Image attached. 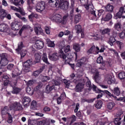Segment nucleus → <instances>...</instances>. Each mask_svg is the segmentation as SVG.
<instances>
[{"mask_svg": "<svg viewBox=\"0 0 125 125\" xmlns=\"http://www.w3.org/2000/svg\"><path fill=\"white\" fill-rule=\"evenodd\" d=\"M70 77L71 80H73V83H78L76 85L75 89L77 92H80L83 89V87H84V83H81L82 79L80 76L78 75H75V74L72 73L70 75Z\"/></svg>", "mask_w": 125, "mask_h": 125, "instance_id": "f257e3e1", "label": "nucleus"}, {"mask_svg": "<svg viewBox=\"0 0 125 125\" xmlns=\"http://www.w3.org/2000/svg\"><path fill=\"white\" fill-rule=\"evenodd\" d=\"M86 10L89 12V18L90 20H95V21H97V17L96 16V14H95V11L93 9V5L86 4L84 5Z\"/></svg>", "mask_w": 125, "mask_h": 125, "instance_id": "f03ea898", "label": "nucleus"}, {"mask_svg": "<svg viewBox=\"0 0 125 125\" xmlns=\"http://www.w3.org/2000/svg\"><path fill=\"white\" fill-rule=\"evenodd\" d=\"M73 55L74 54L71 53L65 55L62 50H60L59 52V56L64 61L65 64H70V62L72 61V59L74 57Z\"/></svg>", "mask_w": 125, "mask_h": 125, "instance_id": "7ed1b4c3", "label": "nucleus"}, {"mask_svg": "<svg viewBox=\"0 0 125 125\" xmlns=\"http://www.w3.org/2000/svg\"><path fill=\"white\" fill-rule=\"evenodd\" d=\"M10 109L11 110H14L15 111H21L23 110V107H22V105H21L20 103L16 102L10 106Z\"/></svg>", "mask_w": 125, "mask_h": 125, "instance_id": "20e7f679", "label": "nucleus"}, {"mask_svg": "<svg viewBox=\"0 0 125 125\" xmlns=\"http://www.w3.org/2000/svg\"><path fill=\"white\" fill-rule=\"evenodd\" d=\"M8 59H7V55L6 54H2L1 55V59L0 60V63L1 64L0 69H2L3 66H6L8 64Z\"/></svg>", "mask_w": 125, "mask_h": 125, "instance_id": "39448f33", "label": "nucleus"}, {"mask_svg": "<svg viewBox=\"0 0 125 125\" xmlns=\"http://www.w3.org/2000/svg\"><path fill=\"white\" fill-rule=\"evenodd\" d=\"M45 9V2L42 1L37 3L36 7V10L38 12H42Z\"/></svg>", "mask_w": 125, "mask_h": 125, "instance_id": "423d86ee", "label": "nucleus"}, {"mask_svg": "<svg viewBox=\"0 0 125 125\" xmlns=\"http://www.w3.org/2000/svg\"><path fill=\"white\" fill-rule=\"evenodd\" d=\"M31 64H32L31 60H28L24 63L23 71L24 73H28V72L30 71V66H31Z\"/></svg>", "mask_w": 125, "mask_h": 125, "instance_id": "0eeeda50", "label": "nucleus"}, {"mask_svg": "<svg viewBox=\"0 0 125 125\" xmlns=\"http://www.w3.org/2000/svg\"><path fill=\"white\" fill-rule=\"evenodd\" d=\"M70 6L68 1H64L63 2H61L59 3V7H60L61 9L63 10H67L68 8Z\"/></svg>", "mask_w": 125, "mask_h": 125, "instance_id": "6e6552de", "label": "nucleus"}, {"mask_svg": "<svg viewBox=\"0 0 125 125\" xmlns=\"http://www.w3.org/2000/svg\"><path fill=\"white\" fill-rule=\"evenodd\" d=\"M50 19L53 20V21H55L57 23H61V16L60 14H56L55 15H53L50 17Z\"/></svg>", "mask_w": 125, "mask_h": 125, "instance_id": "1a4fd4ad", "label": "nucleus"}, {"mask_svg": "<svg viewBox=\"0 0 125 125\" xmlns=\"http://www.w3.org/2000/svg\"><path fill=\"white\" fill-rule=\"evenodd\" d=\"M35 48L37 49H42L44 46L43 44V42L41 40H38L36 41V42L34 44Z\"/></svg>", "mask_w": 125, "mask_h": 125, "instance_id": "9d476101", "label": "nucleus"}, {"mask_svg": "<svg viewBox=\"0 0 125 125\" xmlns=\"http://www.w3.org/2000/svg\"><path fill=\"white\" fill-rule=\"evenodd\" d=\"M91 72L93 74H95L94 76L95 82L97 83H99V72L96 68H93L91 70Z\"/></svg>", "mask_w": 125, "mask_h": 125, "instance_id": "9b49d317", "label": "nucleus"}, {"mask_svg": "<svg viewBox=\"0 0 125 125\" xmlns=\"http://www.w3.org/2000/svg\"><path fill=\"white\" fill-rule=\"evenodd\" d=\"M35 121L38 125H49V120L46 119H36Z\"/></svg>", "mask_w": 125, "mask_h": 125, "instance_id": "f8f14e48", "label": "nucleus"}, {"mask_svg": "<svg viewBox=\"0 0 125 125\" xmlns=\"http://www.w3.org/2000/svg\"><path fill=\"white\" fill-rule=\"evenodd\" d=\"M34 31L35 34L38 36L43 34V30H42V29L41 26L34 27Z\"/></svg>", "mask_w": 125, "mask_h": 125, "instance_id": "ddd939ff", "label": "nucleus"}, {"mask_svg": "<svg viewBox=\"0 0 125 125\" xmlns=\"http://www.w3.org/2000/svg\"><path fill=\"white\" fill-rule=\"evenodd\" d=\"M48 58L52 61H56L58 60L59 57L57 53H54L52 55H49Z\"/></svg>", "mask_w": 125, "mask_h": 125, "instance_id": "4468645a", "label": "nucleus"}, {"mask_svg": "<svg viewBox=\"0 0 125 125\" xmlns=\"http://www.w3.org/2000/svg\"><path fill=\"white\" fill-rule=\"evenodd\" d=\"M22 72L19 70L18 68H15L14 70H13L12 75L13 78H15V77H17L21 75Z\"/></svg>", "mask_w": 125, "mask_h": 125, "instance_id": "2eb2a0df", "label": "nucleus"}, {"mask_svg": "<svg viewBox=\"0 0 125 125\" xmlns=\"http://www.w3.org/2000/svg\"><path fill=\"white\" fill-rule=\"evenodd\" d=\"M105 81L107 82L108 84H111L114 83V78H112V76L107 75L105 78Z\"/></svg>", "mask_w": 125, "mask_h": 125, "instance_id": "dca6fc26", "label": "nucleus"}, {"mask_svg": "<svg viewBox=\"0 0 125 125\" xmlns=\"http://www.w3.org/2000/svg\"><path fill=\"white\" fill-rule=\"evenodd\" d=\"M31 101H32V100L29 97H24L22 99V103L24 106H28Z\"/></svg>", "mask_w": 125, "mask_h": 125, "instance_id": "f3484780", "label": "nucleus"}, {"mask_svg": "<svg viewBox=\"0 0 125 125\" xmlns=\"http://www.w3.org/2000/svg\"><path fill=\"white\" fill-rule=\"evenodd\" d=\"M36 63H39L42 58V53L40 52L35 53L34 54Z\"/></svg>", "mask_w": 125, "mask_h": 125, "instance_id": "a211bd4d", "label": "nucleus"}, {"mask_svg": "<svg viewBox=\"0 0 125 125\" xmlns=\"http://www.w3.org/2000/svg\"><path fill=\"white\" fill-rule=\"evenodd\" d=\"M11 27L12 30L17 31L20 29V24H19L17 22L12 23L11 24Z\"/></svg>", "mask_w": 125, "mask_h": 125, "instance_id": "6ab92c4d", "label": "nucleus"}, {"mask_svg": "<svg viewBox=\"0 0 125 125\" xmlns=\"http://www.w3.org/2000/svg\"><path fill=\"white\" fill-rule=\"evenodd\" d=\"M7 13H6V11L3 9H0V18L1 19H4V18L6 17Z\"/></svg>", "mask_w": 125, "mask_h": 125, "instance_id": "aec40b11", "label": "nucleus"}, {"mask_svg": "<svg viewBox=\"0 0 125 125\" xmlns=\"http://www.w3.org/2000/svg\"><path fill=\"white\" fill-rule=\"evenodd\" d=\"M76 120H77V117H76V116H75L74 115L70 116L69 118V122H68V123H67L68 125H72V124H74V123L76 122Z\"/></svg>", "mask_w": 125, "mask_h": 125, "instance_id": "412c9836", "label": "nucleus"}, {"mask_svg": "<svg viewBox=\"0 0 125 125\" xmlns=\"http://www.w3.org/2000/svg\"><path fill=\"white\" fill-rule=\"evenodd\" d=\"M114 28L115 30L120 32V31L122 30V22H121V21H118L115 23Z\"/></svg>", "mask_w": 125, "mask_h": 125, "instance_id": "4be33fe9", "label": "nucleus"}, {"mask_svg": "<svg viewBox=\"0 0 125 125\" xmlns=\"http://www.w3.org/2000/svg\"><path fill=\"white\" fill-rule=\"evenodd\" d=\"M104 8L105 9V11H107L108 12H112L114 9V6L110 4H108L104 6Z\"/></svg>", "mask_w": 125, "mask_h": 125, "instance_id": "5701e85b", "label": "nucleus"}, {"mask_svg": "<svg viewBox=\"0 0 125 125\" xmlns=\"http://www.w3.org/2000/svg\"><path fill=\"white\" fill-rule=\"evenodd\" d=\"M112 92L116 95L117 96H119L120 94H121V90H120V88L119 87H114L113 90H112Z\"/></svg>", "mask_w": 125, "mask_h": 125, "instance_id": "b1692460", "label": "nucleus"}, {"mask_svg": "<svg viewBox=\"0 0 125 125\" xmlns=\"http://www.w3.org/2000/svg\"><path fill=\"white\" fill-rule=\"evenodd\" d=\"M48 2L52 6H57L59 4V0H49Z\"/></svg>", "mask_w": 125, "mask_h": 125, "instance_id": "393cba45", "label": "nucleus"}, {"mask_svg": "<svg viewBox=\"0 0 125 125\" xmlns=\"http://www.w3.org/2000/svg\"><path fill=\"white\" fill-rule=\"evenodd\" d=\"M8 26L6 23H1L0 24V32H6V29Z\"/></svg>", "mask_w": 125, "mask_h": 125, "instance_id": "a878e982", "label": "nucleus"}, {"mask_svg": "<svg viewBox=\"0 0 125 125\" xmlns=\"http://www.w3.org/2000/svg\"><path fill=\"white\" fill-rule=\"evenodd\" d=\"M102 105H103V103L102 101H97L95 104V107L97 109H101Z\"/></svg>", "mask_w": 125, "mask_h": 125, "instance_id": "bb28decb", "label": "nucleus"}, {"mask_svg": "<svg viewBox=\"0 0 125 125\" xmlns=\"http://www.w3.org/2000/svg\"><path fill=\"white\" fill-rule=\"evenodd\" d=\"M108 43H109L111 46L115 45V44L116 43V39L114 37H110L108 41Z\"/></svg>", "mask_w": 125, "mask_h": 125, "instance_id": "cd10ccee", "label": "nucleus"}, {"mask_svg": "<svg viewBox=\"0 0 125 125\" xmlns=\"http://www.w3.org/2000/svg\"><path fill=\"white\" fill-rule=\"evenodd\" d=\"M2 80L4 83V85H6L9 83V77L7 75H3Z\"/></svg>", "mask_w": 125, "mask_h": 125, "instance_id": "c85d7f7f", "label": "nucleus"}, {"mask_svg": "<svg viewBox=\"0 0 125 125\" xmlns=\"http://www.w3.org/2000/svg\"><path fill=\"white\" fill-rule=\"evenodd\" d=\"M9 111V108L7 106L4 107L3 109L1 110V113L2 115H8L9 113L8 112Z\"/></svg>", "mask_w": 125, "mask_h": 125, "instance_id": "c756f323", "label": "nucleus"}, {"mask_svg": "<svg viewBox=\"0 0 125 125\" xmlns=\"http://www.w3.org/2000/svg\"><path fill=\"white\" fill-rule=\"evenodd\" d=\"M73 49L79 52L81 50V48L80 47V44L78 43H74L73 44Z\"/></svg>", "mask_w": 125, "mask_h": 125, "instance_id": "7c9ffc66", "label": "nucleus"}, {"mask_svg": "<svg viewBox=\"0 0 125 125\" xmlns=\"http://www.w3.org/2000/svg\"><path fill=\"white\" fill-rule=\"evenodd\" d=\"M58 45L60 49H63V48H64V47H65L66 45V44L65 43V41H62L59 42L58 44Z\"/></svg>", "mask_w": 125, "mask_h": 125, "instance_id": "2f4dec72", "label": "nucleus"}, {"mask_svg": "<svg viewBox=\"0 0 125 125\" xmlns=\"http://www.w3.org/2000/svg\"><path fill=\"white\" fill-rule=\"evenodd\" d=\"M29 28H30V25H27V24L23 25L22 26V28H21V29L19 31V35H21V34H22V32H23L24 30H27V29H29Z\"/></svg>", "mask_w": 125, "mask_h": 125, "instance_id": "473e14b6", "label": "nucleus"}, {"mask_svg": "<svg viewBox=\"0 0 125 125\" xmlns=\"http://www.w3.org/2000/svg\"><path fill=\"white\" fill-rule=\"evenodd\" d=\"M96 48H95V46H92L87 51V54L88 55H89V54H92V53H94V51H95V49Z\"/></svg>", "mask_w": 125, "mask_h": 125, "instance_id": "72a5a7b5", "label": "nucleus"}, {"mask_svg": "<svg viewBox=\"0 0 125 125\" xmlns=\"http://www.w3.org/2000/svg\"><path fill=\"white\" fill-rule=\"evenodd\" d=\"M122 120L121 117H118L115 119L114 121V124L116 125H121L122 124V122L121 120Z\"/></svg>", "mask_w": 125, "mask_h": 125, "instance_id": "f704fd0d", "label": "nucleus"}, {"mask_svg": "<svg viewBox=\"0 0 125 125\" xmlns=\"http://www.w3.org/2000/svg\"><path fill=\"white\" fill-rule=\"evenodd\" d=\"M54 88V86L52 85V86H49V85H47L45 89V92L46 93H50L51 90Z\"/></svg>", "mask_w": 125, "mask_h": 125, "instance_id": "c9c22d12", "label": "nucleus"}, {"mask_svg": "<svg viewBox=\"0 0 125 125\" xmlns=\"http://www.w3.org/2000/svg\"><path fill=\"white\" fill-rule=\"evenodd\" d=\"M21 89L16 87H13V90L12 91V93L13 94H18L20 91H21Z\"/></svg>", "mask_w": 125, "mask_h": 125, "instance_id": "e433bc0d", "label": "nucleus"}, {"mask_svg": "<svg viewBox=\"0 0 125 125\" xmlns=\"http://www.w3.org/2000/svg\"><path fill=\"white\" fill-rule=\"evenodd\" d=\"M42 60L43 61V62L46 63V64H47L48 65H49V63L48 62V61L47 60V56H46V53H44L43 54Z\"/></svg>", "mask_w": 125, "mask_h": 125, "instance_id": "4c0bfd02", "label": "nucleus"}, {"mask_svg": "<svg viewBox=\"0 0 125 125\" xmlns=\"http://www.w3.org/2000/svg\"><path fill=\"white\" fill-rule=\"evenodd\" d=\"M22 47H23V42H20L18 44V48L16 49V50L17 52V53H18V54H19V53H20V51H21V49H22Z\"/></svg>", "mask_w": 125, "mask_h": 125, "instance_id": "58836bf2", "label": "nucleus"}, {"mask_svg": "<svg viewBox=\"0 0 125 125\" xmlns=\"http://www.w3.org/2000/svg\"><path fill=\"white\" fill-rule=\"evenodd\" d=\"M14 65L12 63L9 64H8V65L7 67V68H6L5 69H2V72H6V71H7V70H12V69H13V67H14Z\"/></svg>", "mask_w": 125, "mask_h": 125, "instance_id": "ea45409f", "label": "nucleus"}, {"mask_svg": "<svg viewBox=\"0 0 125 125\" xmlns=\"http://www.w3.org/2000/svg\"><path fill=\"white\" fill-rule=\"evenodd\" d=\"M26 91L29 95L34 94V90L31 89V87H29V86L26 88Z\"/></svg>", "mask_w": 125, "mask_h": 125, "instance_id": "a19ab883", "label": "nucleus"}, {"mask_svg": "<svg viewBox=\"0 0 125 125\" xmlns=\"http://www.w3.org/2000/svg\"><path fill=\"white\" fill-rule=\"evenodd\" d=\"M75 29L77 34H80V33H82V26L75 25Z\"/></svg>", "mask_w": 125, "mask_h": 125, "instance_id": "79ce46f5", "label": "nucleus"}, {"mask_svg": "<svg viewBox=\"0 0 125 125\" xmlns=\"http://www.w3.org/2000/svg\"><path fill=\"white\" fill-rule=\"evenodd\" d=\"M8 120H7V123L8 124H11L13 122V118L12 117V115L10 114V113H8Z\"/></svg>", "mask_w": 125, "mask_h": 125, "instance_id": "37998d69", "label": "nucleus"}, {"mask_svg": "<svg viewBox=\"0 0 125 125\" xmlns=\"http://www.w3.org/2000/svg\"><path fill=\"white\" fill-rule=\"evenodd\" d=\"M81 14L76 15L75 16L74 21L75 23H79L80 22V20H81Z\"/></svg>", "mask_w": 125, "mask_h": 125, "instance_id": "c03bdc74", "label": "nucleus"}, {"mask_svg": "<svg viewBox=\"0 0 125 125\" xmlns=\"http://www.w3.org/2000/svg\"><path fill=\"white\" fill-rule=\"evenodd\" d=\"M114 106L115 103L114 102H110L107 104V108L109 109V110H112Z\"/></svg>", "mask_w": 125, "mask_h": 125, "instance_id": "a18cd8bd", "label": "nucleus"}, {"mask_svg": "<svg viewBox=\"0 0 125 125\" xmlns=\"http://www.w3.org/2000/svg\"><path fill=\"white\" fill-rule=\"evenodd\" d=\"M47 42L48 46H49V47H54V46H55V44H54V42H52L50 40H48V41Z\"/></svg>", "mask_w": 125, "mask_h": 125, "instance_id": "49530a36", "label": "nucleus"}, {"mask_svg": "<svg viewBox=\"0 0 125 125\" xmlns=\"http://www.w3.org/2000/svg\"><path fill=\"white\" fill-rule=\"evenodd\" d=\"M118 77L120 80H124L125 79V72H121L119 74Z\"/></svg>", "mask_w": 125, "mask_h": 125, "instance_id": "de8ad7c7", "label": "nucleus"}, {"mask_svg": "<svg viewBox=\"0 0 125 125\" xmlns=\"http://www.w3.org/2000/svg\"><path fill=\"white\" fill-rule=\"evenodd\" d=\"M112 18V15L110 13H107L104 19V21H109Z\"/></svg>", "mask_w": 125, "mask_h": 125, "instance_id": "09e8293b", "label": "nucleus"}, {"mask_svg": "<svg viewBox=\"0 0 125 125\" xmlns=\"http://www.w3.org/2000/svg\"><path fill=\"white\" fill-rule=\"evenodd\" d=\"M67 17H68V15H65L63 16L62 20L61 23L62 24H63V25H65L66 23H67Z\"/></svg>", "mask_w": 125, "mask_h": 125, "instance_id": "8fccbe9b", "label": "nucleus"}, {"mask_svg": "<svg viewBox=\"0 0 125 125\" xmlns=\"http://www.w3.org/2000/svg\"><path fill=\"white\" fill-rule=\"evenodd\" d=\"M50 80V78L48 76H43L42 78V82L43 83H46Z\"/></svg>", "mask_w": 125, "mask_h": 125, "instance_id": "3c124183", "label": "nucleus"}, {"mask_svg": "<svg viewBox=\"0 0 125 125\" xmlns=\"http://www.w3.org/2000/svg\"><path fill=\"white\" fill-rule=\"evenodd\" d=\"M64 52L67 53V52H70L71 51V49L70 48V45H67L64 47L63 49Z\"/></svg>", "mask_w": 125, "mask_h": 125, "instance_id": "603ef678", "label": "nucleus"}, {"mask_svg": "<svg viewBox=\"0 0 125 125\" xmlns=\"http://www.w3.org/2000/svg\"><path fill=\"white\" fill-rule=\"evenodd\" d=\"M110 32L111 29L110 28H105L102 31V33L103 34H108V36L110 35V34H109V33Z\"/></svg>", "mask_w": 125, "mask_h": 125, "instance_id": "864d4df0", "label": "nucleus"}, {"mask_svg": "<svg viewBox=\"0 0 125 125\" xmlns=\"http://www.w3.org/2000/svg\"><path fill=\"white\" fill-rule=\"evenodd\" d=\"M34 17L37 18V15L34 13H32L31 14L28 16V18L30 21H31V22H32L33 18H34Z\"/></svg>", "mask_w": 125, "mask_h": 125, "instance_id": "5fc2aeb1", "label": "nucleus"}, {"mask_svg": "<svg viewBox=\"0 0 125 125\" xmlns=\"http://www.w3.org/2000/svg\"><path fill=\"white\" fill-rule=\"evenodd\" d=\"M99 92L100 93L103 92V93H106V94H107V95L110 96V97L113 96V94H112L111 93H110V92L107 90H104V91L100 90Z\"/></svg>", "mask_w": 125, "mask_h": 125, "instance_id": "6e6d98bb", "label": "nucleus"}, {"mask_svg": "<svg viewBox=\"0 0 125 125\" xmlns=\"http://www.w3.org/2000/svg\"><path fill=\"white\" fill-rule=\"evenodd\" d=\"M97 63L98 64H101V63H103V57H102V56H100L98 58L97 60Z\"/></svg>", "mask_w": 125, "mask_h": 125, "instance_id": "4d7b16f0", "label": "nucleus"}, {"mask_svg": "<svg viewBox=\"0 0 125 125\" xmlns=\"http://www.w3.org/2000/svg\"><path fill=\"white\" fill-rule=\"evenodd\" d=\"M35 83H36L35 80H30L27 82V84L28 86H31V85H33V84H34Z\"/></svg>", "mask_w": 125, "mask_h": 125, "instance_id": "13d9d810", "label": "nucleus"}, {"mask_svg": "<svg viewBox=\"0 0 125 125\" xmlns=\"http://www.w3.org/2000/svg\"><path fill=\"white\" fill-rule=\"evenodd\" d=\"M116 43L120 49L122 48V47H124V43H123L122 42H121L120 41H116Z\"/></svg>", "mask_w": 125, "mask_h": 125, "instance_id": "bf43d9fd", "label": "nucleus"}, {"mask_svg": "<svg viewBox=\"0 0 125 125\" xmlns=\"http://www.w3.org/2000/svg\"><path fill=\"white\" fill-rule=\"evenodd\" d=\"M93 88V90L94 91H96V93H101L100 92H99L100 90L98 88H97V87H96V86H95V85H93V86L91 87Z\"/></svg>", "mask_w": 125, "mask_h": 125, "instance_id": "052dcab7", "label": "nucleus"}, {"mask_svg": "<svg viewBox=\"0 0 125 125\" xmlns=\"http://www.w3.org/2000/svg\"><path fill=\"white\" fill-rule=\"evenodd\" d=\"M26 54H27V51L26 50H22L21 52V58H23V57H24Z\"/></svg>", "mask_w": 125, "mask_h": 125, "instance_id": "680f3d73", "label": "nucleus"}, {"mask_svg": "<svg viewBox=\"0 0 125 125\" xmlns=\"http://www.w3.org/2000/svg\"><path fill=\"white\" fill-rule=\"evenodd\" d=\"M119 37L120 39H125V32L122 31L121 33H119Z\"/></svg>", "mask_w": 125, "mask_h": 125, "instance_id": "e2e57ef3", "label": "nucleus"}, {"mask_svg": "<svg viewBox=\"0 0 125 125\" xmlns=\"http://www.w3.org/2000/svg\"><path fill=\"white\" fill-rule=\"evenodd\" d=\"M52 83L53 84V85L54 86V85H59L60 84V83L59 82L57 81H55L54 80H53L51 81Z\"/></svg>", "mask_w": 125, "mask_h": 125, "instance_id": "0e129e2a", "label": "nucleus"}, {"mask_svg": "<svg viewBox=\"0 0 125 125\" xmlns=\"http://www.w3.org/2000/svg\"><path fill=\"white\" fill-rule=\"evenodd\" d=\"M42 73L39 70H37L33 72V75L34 76V77H38L39 75H40Z\"/></svg>", "mask_w": 125, "mask_h": 125, "instance_id": "69168bd1", "label": "nucleus"}, {"mask_svg": "<svg viewBox=\"0 0 125 125\" xmlns=\"http://www.w3.org/2000/svg\"><path fill=\"white\" fill-rule=\"evenodd\" d=\"M20 2H21V0H14V4L16 6L20 5Z\"/></svg>", "mask_w": 125, "mask_h": 125, "instance_id": "338daca9", "label": "nucleus"}, {"mask_svg": "<svg viewBox=\"0 0 125 125\" xmlns=\"http://www.w3.org/2000/svg\"><path fill=\"white\" fill-rule=\"evenodd\" d=\"M96 125H105V122L102 121H97Z\"/></svg>", "mask_w": 125, "mask_h": 125, "instance_id": "774afa93", "label": "nucleus"}]
</instances>
